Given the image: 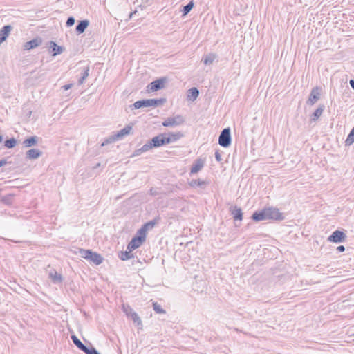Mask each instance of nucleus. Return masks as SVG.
<instances>
[{
  "label": "nucleus",
  "instance_id": "44",
  "mask_svg": "<svg viewBox=\"0 0 354 354\" xmlns=\"http://www.w3.org/2000/svg\"><path fill=\"white\" fill-rule=\"evenodd\" d=\"M215 158L217 162H221L222 160V158L218 150L215 152Z\"/></svg>",
  "mask_w": 354,
  "mask_h": 354
},
{
  "label": "nucleus",
  "instance_id": "34",
  "mask_svg": "<svg viewBox=\"0 0 354 354\" xmlns=\"http://www.w3.org/2000/svg\"><path fill=\"white\" fill-rule=\"evenodd\" d=\"M17 145V140L15 138L7 139L4 142V146L8 149H12Z\"/></svg>",
  "mask_w": 354,
  "mask_h": 354
},
{
  "label": "nucleus",
  "instance_id": "25",
  "mask_svg": "<svg viewBox=\"0 0 354 354\" xmlns=\"http://www.w3.org/2000/svg\"><path fill=\"white\" fill-rule=\"evenodd\" d=\"M160 220V216H156L154 219L145 223L142 227L146 229V231L151 230Z\"/></svg>",
  "mask_w": 354,
  "mask_h": 354
},
{
  "label": "nucleus",
  "instance_id": "17",
  "mask_svg": "<svg viewBox=\"0 0 354 354\" xmlns=\"http://www.w3.org/2000/svg\"><path fill=\"white\" fill-rule=\"evenodd\" d=\"M39 140L41 138L37 136H30L23 141V145L24 147H31L37 145Z\"/></svg>",
  "mask_w": 354,
  "mask_h": 354
},
{
  "label": "nucleus",
  "instance_id": "37",
  "mask_svg": "<svg viewBox=\"0 0 354 354\" xmlns=\"http://www.w3.org/2000/svg\"><path fill=\"white\" fill-rule=\"evenodd\" d=\"M354 142V127L350 131L347 138L345 140V145L350 146Z\"/></svg>",
  "mask_w": 354,
  "mask_h": 354
},
{
  "label": "nucleus",
  "instance_id": "32",
  "mask_svg": "<svg viewBox=\"0 0 354 354\" xmlns=\"http://www.w3.org/2000/svg\"><path fill=\"white\" fill-rule=\"evenodd\" d=\"M170 136L171 142H176L183 137V133L178 131V132H170L168 133Z\"/></svg>",
  "mask_w": 354,
  "mask_h": 354
},
{
  "label": "nucleus",
  "instance_id": "28",
  "mask_svg": "<svg viewBox=\"0 0 354 354\" xmlns=\"http://www.w3.org/2000/svg\"><path fill=\"white\" fill-rule=\"evenodd\" d=\"M89 70H90V68H89V66H86V67H84L82 70V72L81 73V77H80V79L78 80V84H82L84 83V82L85 81V80L87 78V77L88 76V74H89Z\"/></svg>",
  "mask_w": 354,
  "mask_h": 354
},
{
  "label": "nucleus",
  "instance_id": "52",
  "mask_svg": "<svg viewBox=\"0 0 354 354\" xmlns=\"http://www.w3.org/2000/svg\"><path fill=\"white\" fill-rule=\"evenodd\" d=\"M3 141V136L0 135V143Z\"/></svg>",
  "mask_w": 354,
  "mask_h": 354
},
{
  "label": "nucleus",
  "instance_id": "20",
  "mask_svg": "<svg viewBox=\"0 0 354 354\" xmlns=\"http://www.w3.org/2000/svg\"><path fill=\"white\" fill-rule=\"evenodd\" d=\"M131 109H138L141 108L150 107L149 99H144L141 100H138L134 102L131 106Z\"/></svg>",
  "mask_w": 354,
  "mask_h": 354
},
{
  "label": "nucleus",
  "instance_id": "10",
  "mask_svg": "<svg viewBox=\"0 0 354 354\" xmlns=\"http://www.w3.org/2000/svg\"><path fill=\"white\" fill-rule=\"evenodd\" d=\"M230 211L235 221H241L243 220V212L241 207H238L236 205L232 206L230 207Z\"/></svg>",
  "mask_w": 354,
  "mask_h": 354
},
{
  "label": "nucleus",
  "instance_id": "3",
  "mask_svg": "<svg viewBox=\"0 0 354 354\" xmlns=\"http://www.w3.org/2000/svg\"><path fill=\"white\" fill-rule=\"evenodd\" d=\"M123 311L126 315L133 320V322L140 327H142V323L138 314L136 313L129 305H122Z\"/></svg>",
  "mask_w": 354,
  "mask_h": 354
},
{
  "label": "nucleus",
  "instance_id": "31",
  "mask_svg": "<svg viewBox=\"0 0 354 354\" xmlns=\"http://www.w3.org/2000/svg\"><path fill=\"white\" fill-rule=\"evenodd\" d=\"M92 252L93 251L91 250H85L80 248L79 250V254L80 255L81 257L88 261L90 257H91Z\"/></svg>",
  "mask_w": 354,
  "mask_h": 354
},
{
  "label": "nucleus",
  "instance_id": "50",
  "mask_svg": "<svg viewBox=\"0 0 354 354\" xmlns=\"http://www.w3.org/2000/svg\"><path fill=\"white\" fill-rule=\"evenodd\" d=\"M99 167H100V163H97L94 167H93V169H95L97 168H98Z\"/></svg>",
  "mask_w": 354,
  "mask_h": 354
},
{
  "label": "nucleus",
  "instance_id": "53",
  "mask_svg": "<svg viewBox=\"0 0 354 354\" xmlns=\"http://www.w3.org/2000/svg\"><path fill=\"white\" fill-rule=\"evenodd\" d=\"M2 42H0V44H1Z\"/></svg>",
  "mask_w": 354,
  "mask_h": 354
},
{
  "label": "nucleus",
  "instance_id": "42",
  "mask_svg": "<svg viewBox=\"0 0 354 354\" xmlns=\"http://www.w3.org/2000/svg\"><path fill=\"white\" fill-rule=\"evenodd\" d=\"M162 134V142L163 145L171 143L170 136L168 133H163Z\"/></svg>",
  "mask_w": 354,
  "mask_h": 354
},
{
  "label": "nucleus",
  "instance_id": "5",
  "mask_svg": "<svg viewBox=\"0 0 354 354\" xmlns=\"http://www.w3.org/2000/svg\"><path fill=\"white\" fill-rule=\"evenodd\" d=\"M322 88L319 86H315L312 88L306 104L310 106L314 105L321 97Z\"/></svg>",
  "mask_w": 354,
  "mask_h": 354
},
{
  "label": "nucleus",
  "instance_id": "43",
  "mask_svg": "<svg viewBox=\"0 0 354 354\" xmlns=\"http://www.w3.org/2000/svg\"><path fill=\"white\" fill-rule=\"evenodd\" d=\"M75 22V18L71 16V17H68L66 22V26L67 27H71L74 25Z\"/></svg>",
  "mask_w": 354,
  "mask_h": 354
},
{
  "label": "nucleus",
  "instance_id": "4",
  "mask_svg": "<svg viewBox=\"0 0 354 354\" xmlns=\"http://www.w3.org/2000/svg\"><path fill=\"white\" fill-rule=\"evenodd\" d=\"M185 118L181 115H176L174 117L166 118L162 123L164 127H176L184 124Z\"/></svg>",
  "mask_w": 354,
  "mask_h": 354
},
{
  "label": "nucleus",
  "instance_id": "26",
  "mask_svg": "<svg viewBox=\"0 0 354 354\" xmlns=\"http://www.w3.org/2000/svg\"><path fill=\"white\" fill-rule=\"evenodd\" d=\"M71 338L73 342V344L82 351H84L85 348L86 347L75 335H71Z\"/></svg>",
  "mask_w": 354,
  "mask_h": 354
},
{
  "label": "nucleus",
  "instance_id": "7",
  "mask_svg": "<svg viewBox=\"0 0 354 354\" xmlns=\"http://www.w3.org/2000/svg\"><path fill=\"white\" fill-rule=\"evenodd\" d=\"M167 77H160L151 82L147 88L152 92L158 91L164 88L165 84L167 82Z\"/></svg>",
  "mask_w": 354,
  "mask_h": 354
},
{
  "label": "nucleus",
  "instance_id": "1",
  "mask_svg": "<svg viewBox=\"0 0 354 354\" xmlns=\"http://www.w3.org/2000/svg\"><path fill=\"white\" fill-rule=\"evenodd\" d=\"M162 142V134L160 133L149 140L141 148L136 149L133 153V156H140L142 153L147 152L153 148H157L163 146Z\"/></svg>",
  "mask_w": 354,
  "mask_h": 354
},
{
  "label": "nucleus",
  "instance_id": "2",
  "mask_svg": "<svg viewBox=\"0 0 354 354\" xmlns=\"http://www.w3.org/2000/svg\"><path fill=\"white\" fill-rule=\"evenodd\" d=\"M232 136L231 131L229 127L225 128L221 132L218 137V144L225 148H227L231 145Z\"/></svg>",
  "mask_w": 354,
  "mask_h": 354
},
{
  "label": "nucleus",
  "instance_id": "23",
  "mask_svg": "<svg viewBox=\"0 0 354 354\" xmlns=\"http://www.w3.org/2000/svg\"><path fill=\"white\" fill-rule=\"evenodd\" d=\"M104 258L98 253L92 252L91 257H90L88 261L93 263L95 265H100L103 262Z\"/></svg>",
  "mask_w": 354,
  "mask_h": 354
},
{
  "label": "nucleus",
  "instance_id": "6",
  "mask_svg": "<svg viewBox=\"0 0 354 354\" xmlns=\"http://www.w3.org/2000/svg\"><path fill=\"white\" fill-rule=\"evenodd\" d=\"M266 210L268 220L282 221L284 219V216L278 208L266 207Z\"/></svg>",
  "mask_w": 354,
  "mask_h": 354
},
{
  "label": "nucleus",
  "instance_id": "30",
  "mask_svg": "<svg viewBox=\"0 0 354 354\" xmlns=\"http://www.w3.org/2000/svg\"><path fill=\"white\" fill-rule=\"evenodd\" d=\"M15 195L12 194H7L0 199V201L6 205H11L13 203V198Z\"/></svg>",
  "mask_w": 354,
  "mask_h": 354
},
{
  "label": "nucleus",
  "instance_id": "11",
  "mask_svg": "<svg viewBox=\"0 0 354 354\" xmlns=\"http://www.w3.org/2000/svg\"><path fill=\"white\" fill-rule=\"evenodd\" d=\"M49 51L52 53L53 56H56L61 54L64 48L62 46H58L55 41H50L49 42Z\"/></svg>",
  "mask_w": 354,
  "mask_h": 354
},
{
  "label": "nucleus",
  "instance_id": "12",
  "mask_svg": "<svg viewBox=\"0 0 354 354\" xmlns=\"http://www.w3.org/2000/svg\"><path fill=\"white\" fill-rule=\"evenodd\" d=\"M144 242L140 239L133 236L127 245V250L133 251L139 248Z\"/></svg>",
  "mask_w": 354,
  "mask_h": 354
},
{
  "label": "nucleus",
  "instance_id": "36",
  "mask_svg": "<svg viewBox=\"0 0 354 354\" xmlns=\"http://www.w3.org/2000/svg\"><path fill=\"white\" fill-rule=\"evenodd\" d=\"M131 252L132 251H129V250L121 252L120 254H119L120 259L122 261H127V260L131 259L133 257V255L131 254Z\"/></svg>",
  "mask_w": 354,
  "mask_h": 354
},
{
  "label": "nucleus",
  "instance_id": "27",
  "mask_svg": "<svg viewBox=\"0 0 354 354\" xmlns=\"http://www.w3.org/2000/svg\"><path fill=\"white\" fill-rule=\"evenodd\" d=\"M216 58V55L214 53H209L203 57L202 61L205 65H211L214 59Z\"/></svg>",
  "mask_w": 354,
  "mask_h": 354
},
{
  "label": "nucleus",
  "instance_id": "21",
  "mask_svg": "<svg viewBox=\"0 0 354 354\" xmlns=\"http://www.w3.org/2000/svg\"><path fill=\"white\" fill-rule=\"evenodd\" d=\"M325 109L324 104H319L317 109L312 113L310 121L315 122L322 115Z\"/></svg>",
  "mask_w": 354,
  "mask_h": 354
},
{
  "label": "nucleus",
  "instance_id": "9",
  "mask_svg": "<svg viewBox=\"0 0 354 354\" xmlns=\"http://www.w3.org/2000/svg\"><path fill=\"white\" fill-rule=\"evenodd\" d=\"M266 212H267L266 210V208H263V209H261L260 211H255L252 214L251 218L253 221H254L256 222L268 220V217L267 216Z\"/></svg>",
  "mask_w": 354,
  "mask_h": 354
},
{
  "label": "nucleus",
  "instance_id": "41",
  "mask_svg": "<svg viewBox=\"0 0 354 354\" xmlns=\"http://www.w3.org/2000/svg\"><path fill=\"white\" fill-rule=\"evenodd\" d=\"M83 352L86 354H100L98 351L93 346H86Z\"/></svg>",
  "mask_w": 354,
  "mask_h": 354
},
{
  "label": "nucleus",
  "instance_id": "48",
  "mask_svg": "<svg viewBox=\"0 0 354 354\" xmlns=\"http://www.w3.org/2000/svg\"><path fill=\"white\" fill-rule=\"evenodd\" d=\"M150 194L152 196H156V195H157V192L156 190H154L153 188H151L150 189Z\"/></svg>",
  "mask_w": 354,
  "mask_h": 354
},
{
  "label": "nucleus",
  "instance_id": "40",
  "mask_svg": "<svg viewBox=\"0 0 354 354\" xmlns=\"http://www.w3.org/2000/svg\"><path fill=\"white\" fill-rule=\"evenodd\" d=\"M118 140L115 134L106 138L101 144V146H105Z\"/></svg>",
  "mask_w": 354,
  "mask_h": 354
},
{
  "label": "nucleus",
  "instance_id": "22",
  "mask_svg": "<svg viewBox=\"0 0 354 354\" xmlns=\"http://www.w3.org/2000/svg\"><path fill=\"white\" fill-rule=\"evenodd\" d=\"M209 182L207 180H203L201 179H194L189 182V185L192 187H199L201 188H205Z\"/></svg>",
  "mask_w": 354,
  "mask_h": 354
},
{
  "label": "nucleus",
  "instance_id": "18",
  "mask_svg": "<svg viewBox=\"0 0 354 354\" xmlns=\"http://www.w3.org/2000/svg\"><path fill=\"white\" fill-rule=\"evenodd\" d=\"M11 30L12 26L10 25H6L0 29V42H3L6 40Z\"/></svg>",
  "mask_w": 354,
  "mask_h": 354
},
{
  "label": "nucleus",
  "instance_id": "45",
  "mask_svg": "<svg viewBox=\"0 0 354 354\" xmlns=\"http://www.w3.org/2000/svg\"><path fill=\"white\" fill-rule=\"evenodd\" d=\"M72 86H73V84H67L64 85L62 87V88L64 89V91H67V90L70 89Z\"/></svg>",
  "mask_w": 354,
  "mask_h": 354
},
{
  "label": "nucleus",
  "instance_id": "39",
  "mask_svg": "<svg viewBox=\"0 0 354 354\" xmlns=\"http://www.w3.org/2000/svg\"><path fill=\"white\" fill-rule=\"evenodd\" d=\"M193 7H194V2L192 1H189L187 5L183 6V10H182L183 15V16L187 15L191 11V10L193 8Z\"/></svg>",
  "mask_w": 354,
  "mask_h": 354
},
{
  "label": "nucleus",
  "instance_id": "47",
  "mask_svg": "<svg viewBox=\"0 0 354 354\" xmlns=\"http://www.w3.org/2000/svg\"><path fill=\"white\" fill-rule=\"evenodd\" d=\"M6 163H7V161L6 159L0 160V167L5 165Z\"/></svg>",
  "mask_w": 354,
  "mask_h": 354
},
{
  "label": "nucleus",
  "instance_id": "14",
  "mask_svg": "<svg viewBox=\"0 0 354 354\" xmlns=\"http://www.w3.org/2000/svg\"><path fill=\"white\" fill-rule=\"evenodd\" d=\"M203 167H204V161L202 159L198 158V159L195 160L191 167L190 174L192 175L194 174H196L200 170H201Z\"/></svg>",
  "mask_w": 354,
  "mask_h": 354
},
{
  "label": "nucleus",
  "instance_id": "51",
  "mask_svg": "<svg viewBox=\"0 0 354 354\" xmlns=\"http://www.w3.org/2000/svg\"><path fill=\"white\" fill-rule=\"evenodd\" d=\"M136 11H135L134 12H131V13L129 14V18H131V17H132V15H133L134 13H136Z\"/></svg>",
  "mask_w": 354,
  "mask_h": 354
},
{
  "label": "nucleus",
  "instance_id": "19",
  "mask_svg": "<svg viewBox=\"0 0 354 354\" xmlns=\"http://www.w3.org/2000/svg\"><path fill=\"white\" fill-rule=\"evenodd\" d=\"M131 130H132V126L131 125H127L122 129H121L120 131H119L116 133H115V137H116L118 140H121L125 136L129 135Z\"/></svg>",
  "mask_w": 354,
  "mask_h": 354
},
{
  "label": "nucleus",
  "instance_id": "15",
  "mask_svg": "<svg viewBox=\"0 0 354 354\" xmlns=\"http://www.w3.org/2000/svg\"><path fill=\"white\" fill-rule=\"evenodd\" d=\"M42 40L39 37L35 38L24 44V47L26 50H31L38 47L41 44Z\"/></svg>",
  "mask_w": 354,
  "mask_h": 354
},
{
  "label": "nucleus",
  "instance_id": "33",
  "mask_svg": "<svg viewBox=\"0 0 354 354\" xmlns=\"http://www.w3.org/2000/svg\"><path fill=\"white\" fill-rule=\"evenodd\" d=\"M137 238H139L142 241H145L146 239V236H147V231H146V229H145L142 226L141 227V228H140L136 235L134 236Z\"/></svg>",
  "mask_w": 354,
  "mask_h": 354
},
{
  "label": "nucleus",
  "instance_id": "8",
  "mask_svg": "<svg viewBox=\"0 0 354 354\" xmlns=\"http://www.w3.org/2000/svg\"><path fill=\"white\" fill-rule=\"evenodd\" d=\"M346 239V234L341 230L334 231L328 238V241L331 243H342Z\"/></svg>",
  "mask_w": 354,
  "mask_h": 354
},
{
  "label": "nucleus",
  "instance_id": "29",
  "mask_svg": "<svg viewBox=\"0 0 354 354\" xmlns=\"http://www.w3.org/2000/svg\"><path fill=\"white\" fill-rule=\"evenodd\" d=\"M166 102L165 98L149 99V106L157 107L162 105Z\"/></svg>",
  "mask_w": 354,
  "mask_h": 354
},
{
  "label": "nucleus",
  "instance_id": "46",
  "mask_svg": "<svg viewBox=\"0 0 354 354\" xmlns=\"http://www.w3.org/2000/svg\"><path fill=\"white\" fill-rule=\"evenodd\" d=\"M337 251L339 252H343L345 251V247L344 245H339L337 248Z\"/></svg>",
  "mask_w": 354,
  "mask_h": 354
},
{
  "label": "nucleus",
  "instance_id": "13",
  "mask_svg": "<svg viewBox=\"0 0 354 354\" xmlns=\"http://www.w3.org/2000/svg\"><path fill=\"white\" fill-rule=\"evenodd\" d=\"M42 155V151L37 149H30L26 152V158L35 160Z\"/></svg>",
  "mask_w": 354,
  "mask_h": 354
},
{
  "label": "nucleus",
  "instance_id": "49",
  "mask_svg": "<svg viewBox=\"0 0 354 354\" xmlns=\"http://www.w3.org/2000/svg\"><path fill=\"white\" fill-rule=\"evenodd\" d=\"M349 84L351 87L354 90V80H350Z\"/></svg>",
  "mask_w": 354,
  "mask_h": 354
},
{
  "label": "nucleus",
  "instance_id": "35",
  "mask_svg": "<svg viewBox=\"0 0 354 354\" xmlns=\"http://www.w3.org/2000/svg\"><path fill=\"white\" fill-rule=\"evenodd\" d=\"M50 277L52 279L53 283H61L63 280L62 276L60 274H58L55 271L54 273H53V272L50 273Z\"/></svg>",
  "mask_w": 354,
  "mask_h": 354
},
{
  "label": "nucleus",
  "instance_id": "38",
  "mask_svg": "<svg viewBox=\"0 0 354 354\" xmlns=\"http://www.w3.org/2000/svg\"><path fill=\"white\" fill-rule=\"evenodd\" d=\"M152 306H153V310L157 314H165L166 313V310L165 309H163L162 308V306L159 304H158L157 302H153L152 303Z\"/></svg>",
  "mask_w": 354,
  "mask_h": 354
},
{
  "label": "nucleus",
  "instance_id": "16",
  "mask_svg": "<svg viewBox=\"0 0 354 354\" xmlns=\"http://www.w3.org/2000/svg\"><path fill=\"white\" fill-rule=\"evenodd\" d=\"M89 25V21L88 19H83L79 21L76 27L75 31L77 35H80L84 32L85 30L88 28Z\"/></svg>",
  "mask_w": 354,
  "mask_h": 354
},
{
  "label": "nucleus",
  "instance_id": "24",
  "mask_svg": "<svg viewBox=\"0 0 354 354\" xmlns=\"http://www.w3.org/2000/svg\"><path fill=\"white\" fill-rule=\"evenodd\" d=\"M199 95V91L197 88L193 87L187 91V97L189 101H194Z\"/></svg>",
  "mask_w": 354,
  "mask_h": 354
}]
</instances>
